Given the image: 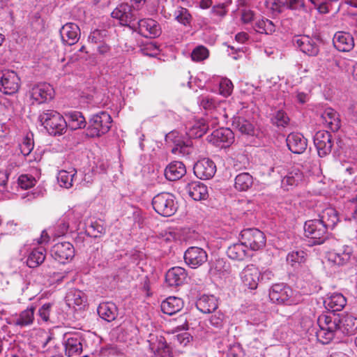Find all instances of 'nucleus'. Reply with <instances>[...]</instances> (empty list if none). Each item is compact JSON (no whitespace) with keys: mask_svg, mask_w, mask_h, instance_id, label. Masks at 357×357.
<instances>
[{"mask_svg":"<svg viewBox=\"0 0 357 357\" xmlns=\"http://www.w3.org/2000/svg\"><path fill=\"white\" fill-rule=\"evenodd\" d=\"M319 329L315 332L317 340L323 344L330 343L340 331L341 318L335 314H321L317 319Z\"/></svg>","mask_w":357,"mask_h":357,"instance_id":"nucleus-1","label":"nucleus"},{"mask_svg":"<svg viewBox=\"0 0 357 357\" xmlns=\"http://www.w3.org/2000/svg\"><path fill=\"white\" fill-rule=\"evenodd\" d=\"M38 120L52 135H61L67 129V121L59 112L53 109L43 111Z\"/></svg>","mask_w":357,"mask_h":357,"instance_id":"nucleus-2","label":"nucleus"},{"mask_svg":"<svg viewBox=\"0 0 357 357\" xmlns=\"http://www.w3.org/2000/svg\"><path fill=\"white\" fill-rule=\"evenodd\" d=\"M153 209L159 215L169 217L174 215L178 208L175 196L169 192H160L152 199Z\"/></svg>","mask_w":357,"mask_h":357,"instance_id":"nucleus-3","label":"nucleus"},{"mask_svg":"<svg viewBox=\"0 0 357 357\" xmlns=\"http://www.w3.org/2000/svg\"><path fill=\"white\" fill-rule=\"evenodd\" d=\"M112 119L106 112H100L92 116L89 119L86 129V135L90 137H98L106 134L111 128Z\"/></svg>","mask_w":357,"mask_h":357,"instance_id":"nucleus-4","label":"nucleus"},{"mask_svg":"<svg viewBox=\"0 0 357 357\" xmlns=\"http://www.w3.org/2000/svg\"><path fill=\"white\" fill-rule=\"evenodd\" d=\"M240 241L251 250L257 251L262 249L266 245V236L257 228H248L241 231Z\"/></svg>","mask_w":357,"mask_h":357,"instance_id":"nucleus-5","label":"nucleus"},{"mask_svg":"<svg viewBox=\"0 0 357 357\" xmlns=\"http://www.w3.org/2000/svg\"><path fill=\"white\" fill-rule=\"evenodd\" d=\"M328 230L317 218L307 220L304 225L305 236L312 239L314 245L322 244L327 239Z\"/></svg>","mask_w":357,"mask_h":357,"instance_id":"nucleus-6","label":"nucleus"},{"mask_svg":"<svg viewBox=\"0 0 357 357\" xmlns=\"http://www.w3.org/2000/svg\"><path fill=\"white\" fill-rule=\"evenodd\" d=\"M112 17L119 20L123 26H127L133 31L137 30L136 14L132 6L128 3H121L112 13Z\"/></svg>","mask_w":357,"mask_h":357,"instance_id":"nucleus-7","label":"nucleus"},{"mask_svg":"<svg viewBox=\"0 0 357 357\" xmlns=\"http://www.w3.org/2000/svg\"><path fill=\"white\" fill-rule=\"evenodd\" d=\"M293 294L292 289L284 283L275 284L269 290L271 301L277 304L290 305L292 303Z\"/></svg>","mask_w":357,"mask_h":357,"instance_id":"nucleus-8","label":"nucleus"},{"mask_svg":"<svg viewBox=\"0 0 357 357\" xmlns=\"http://www.w3.org/2000/svg\"><path fill=\"white\" fill-rule=\"evenodd\" d=\"M20 77L13 70H4L0 72V91L5 94L12 95L20 88Z\"/></svg>","mask_w":357,"mask_h":357,"instance_id":"nucleus-9","label":"nucleus"},{"mask_svg":"<svg viewBox=\"0 0 357 357\" xmlns=\"http://www.w3.org/2000/svg\"><path fill=\"white\" fill-rule=\"evenodd\" d=\"M313 140L319 157H325L331 152L334 140L331 132L326 130L317 131Z\"/></svg>","mask_w":357,"mask_h":357,"instance_id":"nucleus-10","label":"nucleus"},{"mask_svg":"<svg viewBox=\"0 0 357 357\" xmlns=\"http://www.w3.org/2000/svg\"><path fill=\"white\" fill-rule=\"evenodd\" d=\"M165 139L167 142H172L174 147L172 152L174 154L183 155H189L192 151V141L190 139H184L179 136L178 132L172 131L166 135Z\"/></svg>","mask_w":357,"mask_h":357,"instance_id":"nucleus-11","label":"nucleus"},{"mask_svg":"<svg viewBox=\"0 0 357 357\" xmlns=\"http://www.w3.org/2000/svg\"><path fill=\"white\" fill-rule=\"evenodd\" d=\"M50 252L55 260L61 264H65L74 257L75 248L69 242H60L52 247Z\"/></svg>","mask_w":357,"mask_h":357,"instance_id":"nucleus-12","label":"nucleus"},{"mask_svg":"<svg viewBox=\"0 0 357 357\" xmlns=\"http://www.w3.org/2000/svg\"><path fill=\"white\" fill-rule=\"evenodd\" d=\"M206 252L199 247H190L184 253L185 264L192 268H197L207 261Z\"/></svg>","mask_w":357,"mask_h":357,"instance_id":"nucleus-13","label":"nucleus"},{"mask_svg":"<svg viewBox=\"0 0 357 357\" xmlns=\"http://www.w3.org/2000/svg\"><path fill=\"white\" fill-rule=\"evenodd\" d=\"M294 45L304 54L310 56H317L319 53V46L317 41L308 36H298L293 39Z\"/></svg>","mask_w":357,"mask_h":357,"instance_id":"nucleus-14","label":"nucleus"},{"mask_svg":"<svg viewBox=\"0 0 357 357\" xmlns=\"http://www.w3.org/2000/svg\"><path fill=\"white\" fill-rule=\"evenodd\" d=\"M137 30L140 35L146 38H155L161 33V28L155 20L146 18L136 22Z\"/></svg>","mask_w":357,"mask_h":357,"instance_id":"nucleus-15","label":"nucleus"},{"mask_svg":"<svg viewBox=\"0 0 357 357\" xmlns=\"http://www.w3.org/2000/svg\"><path fill=\"white\" fill-rule=\"evenodd\" d=\"M65 354L68 357L78 355L82 351V341L81 333H67L63 337Z\"/></svg>","mask_w":357,"mask_h":357,"instance_id":"nucleus-16","label":"nucleus"},{"mask_svg":"<svg viewBox=\"0 0 357 357\" xmlns=\"http://www.w3.org/2000/svg\"><path fill=\"white\" fill-rule=\"evenodd\" d=\"M208 140L215 146L227 147L234 142V134L229 128H221L214 130L209 136Z\"/></svg>","mask_w":357,"mask_h":357,"instance_id":"nucleus-17","label":"nucleus"},{"mask_svg":"<svg viewBox=\"0 0 357 357\" xmlns=\"http://www.w3.org/2000/svg\"><path fill=\"white\" fill-rule=\"evenodd\" d=\"M193 172L197 178L206 180L214 176L216 172V166L211 160L204 158L195 163Z\"/></svg>","mask_w":357,"mask_h":357,"instance_id":"nucleus-18","label":"nucleus"},{"mask_svg":"<svg viewBox=\"0 0 357 357\" xmlns=\"http://www.w3.org/2000/svg\"><path fill=\"white\" fill-rule=\"evenodd\" d=\"M54 91L47 83H40L34 86L31 91V97L39 104L45 102L53 98Z\"/></svg>","mask_w":357,"mask_h":357,"instance_id":"nucleus-19","label":"nucleus"},{"mask_svg":"<svg viewBox=\"0 0 357 357\" xmlns=\"http://www.w3.org/2000/svg\"><path fill=\"white\" fill-rule=\"evenodd\" d=\"M289 150L294 154H301L307 149V140L300 132H291L286 138Z\"/></svg>","mask_w":357,"mask_h":357,"instance_id":"nucleus-20","label":"nucleus"},{"mask_svg":"<svg viewBox=\"0 0 357 357\" xmlns=\"http://www.w3.org/2000/svg\"><path fill=\"white\" fill-rule=\"evenodd\" d=\"M259 270L252 264L248 265L241 273L243 284L250 289H257L259 282Z\"/></svg>","mask_w":357,"mask_h":357,"instance_id":"nucleus-21","label":"nucleus"},{"mask_svg":"<svg viewBox=\"0 0 357 357\" xmlns=\"http://www.w3.org/2000/svg\"><path fill=\"white\" fill-rule=\"evenodd\" d=\"M60 35L64 43L73 45L79 40L80 29L75 23H66L60 29Z\"/></svg>","mask_w":357,"mask_h":357,"instance_id":"nucleus-22","label":"nucleus"},{"mask_svg":"<svg viewBox=\"0 0 357 357\" xmlns=\"http://www.w3.org/2000/svg\"><path fill=\"white\" fill-rule=\"evenodd\" d=\"M333 45L340 52H349L354 47L353 36L348 32L338 31L333 37Z\"/></svg>","mask_w":357,"mask_h":357,"instance_id":"nucleus-23","label":"nucleus"},{"mask_svg":"<svg viewBox=\"0 0 357 357\" xmlns=\"http://www.w3.org/2000/svg\"><path fill=\"white\" fill-rule=\"evenodd\" d=\"M318 218L328 229H333L339 221L337 211L332 207H326L321 211H317Z\"/></svg>","mask_w":357,"mask_h":357,"instance_id":"nucleus-24","label":"nucleus"},{"mask_svg":"<svg viewBox=\"0 0 357 357\" xmlns=\"http://www.w3.org/2000/svg\"><path fill=\"white\" fill-rule=\"evenodd\" d=\"M186 278L185 270L180 266L170 268L165 275V281L170 287H178L183 284Z\"/></svg>","mask_w":357,"mask_h":357,"instance_id":"nucleus-25","label":"nucleus"},{"mask_svg":"<svg viewBox=\"0 0 357 357\" xmlns=\"http://www.w3.org/2000/svg\"><path fill=\"white\" fill-rule=\"evenodd\" d=\"M232 126L235 130L239 131L242 135L248 136L257 135L258 130L255 128V125L244 117L234 116Z\"/></svg>","mask_w":357,"mask_h":357,"instance_id":"nucleus-26","label":"nucleus"},{"mask_svg":"<svg viewBox=\"0 0 357 357\" xmlns=\"http://www.w3.org/2000/svg\"><path fill=\"white\" fill-rule=\"evenodd\" d=\"M186 190L189 196L195 201L206 200L208 197L207 186L199 181L188 183Z\"/></svg>","mask_w":357,"mask_h":357,"instance_id":"nucleus-27","label":"nucleus"},{"mask_svg":"<svg viewBox=\"0 0 357 357\" xmlns=\"http://www.w3.org/2000/svg\"><path fill=\"white\" fill-rule=\"evenodd\" d=\"M186 174L185 165L180 161H173L165 170V176L169 181H177Z\"/></svg>","mask_w":357,"mask_h":357,"instance_id":"nucleus-28","label":"nucleus"},{"mask_svg":"<svg viewBox=\"0 0 357 357\" xmlns=\"http://www.w3.org/2000/svg\"><path fill=\"white\" fill-rule=\"evenodd\" d=\"M183 301L176 296H169L161 303V310L168 315H173L181 311L183 307Z\"/></svg>","mask_w":357,"mask_h":357,"instance_id":"nucleus-29","label":"nucleus"},{"mask_svg":"<svg viewBox=\"0 0 357 357\" xmlns=\"http://www.w3.org/2000/svg\"><path fill=\"white\" fill-rule=\"evenodd\" d=\"M36 307L33 306L28 307L26 310L22 311L18 315H16L12 321L13 325L20 328L29 326L33 323L34 312Z\"/></svg>","mask_w":357,"mask_h":357,"instance_id":"nucleus-30","label":"nucleus"},{"mask_svg":"<svg viewBox=\"0 0 357 357\" xmlns=\"http://www.w3.org/2000/svg\"><path fill=\"white\" fill-rule=\"evenodd\" d=\"M325 307L332 312L342 310L347 304L346 298L340 293H335L324 301Z\"/></svg>","mask_w":357,"mask_h":357,"instance_id":"nucleus-31","label":"nucleus"},{"mask_svg":"<svg viewBox=\"0 0 357 357\" xmlns=\"http://www.w3.org/2000/svg\"><path fill=\"white\" fill-rule=\"evenodd\" d=\"M196 306L203 313H211L218 308V300L213 295H202L197 299Z\"/></svg>","mask_w":357,"mask_h":357,"instance_id":"nucleus-32","label":"nucleus"},{"mask_svg":"<svg viewBox=\"0 0 357 357\" xmlns=\"http://www.w3.org/2000/svg\"><path fill=\"white\" fill-rule=\"evenodd\" d=\"M322 121L324 123L327 125V127L330 128L333 132L337 131L340 126V119L339 114L332 108L326 109L321 115Z\"/></svg>","mask_w":357,"mask_h":357,"instance_id":"nucleus-33","label":"nucleus"},{"mask_svg":"<svg viewBox=\"0 0 357 357\" xmlns=\"http://www.w3.org/2000/svg\"><path fill=\"white\" fill-rule=\"evenodd\" d=\"M98 313L100 318L110 322L114 321L118 315V308L112 302L100 303L98 307Z\"/></svg>","mask_w":357,"mask_h":357,"instance_id":"nucleus-34","label":"nucleus"},{"mask_svg":"<svg viewBox=\"0 0 357 357\" xmlns=\"http://www.w3.org/2000/svg\"><path fill=\"white\" fill-rule=\"evenodd\" d=\"M351 249L349 246L344 247L343 250H334L329 254V260L338 266L347 264L351 257Z\"/></svg>","mask_w":357,"mask_h":357,"instance_id":"nucleus-35","label":"nucleus"},{"mask_svg":"<svg viewBox=\"0 0 357 357\" xmlns=\"http://www.w3.org/2000/svg\"><path fill=\"white\" fill-rule=\"evenodd\" d=\"M240 242L234 243L227 248V254L230 259L243 261L248 256L247 246L243 244V242Z\"/></svg>","mask_w":357,"mask_h":357,"instance_id":"nucleus-36","label":"nucleus"},{"mask_svg":"<svg viewBox=\"0 0 357 357\" xmlns=\"http://www.w3.org/2000/svg\"><path fill=\"white\" fill-rule=\"evenodd\" d=\"M46 251L43 247L33 249L28 255L26 264L29 268H36L45 259Z\"/></svg>","mask_w":357,"mask_h":357,"instance_id":"nucleus-37","label":"nucleus"},{"mask_svg":"<svg viewBox=\"0 0 357 357\" xmlns=\"http://www.w3.org/2000/svg\"><path fill=\"white\" fill-rule=\"evenodd\" d=\"M68 119L67 127L71 130L81 129L86 126V122L85 118L80 112H69L66 114Z\"/></svg>","mask_w":357,"mask_h":357,"instance_id":"nucleus-38","label":"nucleus"},{"mask_svg":"<svg viewBox=\"0 0 357 357\" xmlns=\"http://www.w3.org/2000/svg\"><path fill=\"white\" fill-rule=\"evenodd\" d=\"M303 174L298 169H293L289 172L282 179V186L292 187L298 185L302 181Z\"/></svg>","mask_w":357,"mask_h":357,"instance_id":"nucleus-39","label":"nucleus"},{"mask_svg":"<svg viewBox=\"0 0 357 357\" xmlns=\"http://www.w3.org/2000/svg\"><path fill=\"white\" fill-rule=\"evenodd\" d=\"M357 330V319L352 315L347 314L341 318L340 331L342 333L350 335Z\"/></svg>","mask_w":357,"mask_h":357,"instance_id":"nucleus-40","label":"nucleus"},{"mask_svg":"<svg viewBox=\"0 0 357 357\" xmlns=\"http://www.w3.org/2000/svg\"><path fill=\"white\" fill-rule=\"evenodd\" d=\"M252 184L253 178L248 172L241 173L235 178L234 187L238 191H246L252 187Z\"/></svg>","mask_w":357,"mask_h":357,"instance_id":"nucleus-41","label":"nucleus"},{"mask_svg":"<svg viewBox=\"0 0 357 357\" xmlns=\"http://www.w3.org/2000/svg\"><path fill=\"white\" fill-rule=\"evenodd\" d=\"M208 126L204 122H195L188 128L186 135L189 138L202 137L208 130Z\"/></svg>","mask_w":357,"mask_h":357,"instance_id":"nucleus-42","label":"nucleus"},{"mask_svg":"<svg viewBox=\"0 0 357 357\" xmlns=\"http://www.w3.org/2000/svg\"><path fill=\"white\" fill-rule=\"evenodd\" d=\"M67 304L71 305H82L86 301L84 294L77 289H71L66 296Z\"/></svg>","mask_w":357,"mask_h":357,"instance_id":"nucleus-43","label":"nucleus"},{"mask_svg":"<svg viewBox=\"0 0 357 357\" xmlns=\"http://www.w3.org/2000/svg\"><path fill=\"white\" fill-rule=\"evenodd\" d=\"M77 171L74 169L70 172L61 170L59 172L57 180L61 187L70 188L73 186V182L76 176Z\"/></svg>","mask_w":357,"mask_h":357,"instance_id":"nucleus-44","label":"nucleus"},{"mask_svg":"<svg viewBox=\"0 0 357 357\" xmlns=\"http://www.w3.org/2000/svg\"><path fill=\"white\" fill-rule=\"evenodd\" d=\"M175 20L185 26H191L192 17L189 10L183 7L179 6L174 13Z\"/></svg>","mask_w":357,"mask_h":357,"instance_id":"nucleus-45","label":"nucleus"},{"mask_svg":"<svg viewBox=\"0 0 357 357\" xmlns=\"http://www.w3.org/2000/svg\"><path fill=\"white\" fill-rule=\"evenodd\" d=\"M148 342L149 344V349L154 354H156L157 351L161 350L162 347H165L167 344L165 338L163 336L155 334L149 335Z\"/></svg>","mask_w":357,"mask_h":357,"instance_id":"nucleus-46","label":"nucleus"},{"mask_svg":"<svg viewBox=\"0 0 357 357\" xmlns=\"http://www.w3.org/2000/svg\"><path fill=\"white\" fill-rule=\"evenodd\" d=\"M209 323L213 327L214 333L220 331L225 326V317L223 313L217 312L209 318Z\"/></svg>","mask_w":357,"mask_h":357,"instance_id":"nucleus-47","label":"nucleus"},{"mask_svg":"<svg viewBox=\"0 0 357 357\" xmlns=\"http://www.w3.org/2000/svg\"><path fill=\"white\" fill-rule=\"evenodd\" d=\"M199 105L205 110H213L219 105V102L210 96H200L197 101Z\"/></svg>","mask_w":357,"mask_h":357,"instance_id":"nucleus-48","label":"nucleus"},{"mask_svg":"<svg viewBox=\"0 0 357 357\" xmlns=\"http://www.w3.org/2000/svg\"><path fill=\"white\" fill-rule=\"evenodd\" d=\"M271 122L278 127H286L289 123V118L283 110H278L273 114Z\"/></svg>","mask_w":357,"mask_h":357,"instance_id":"nucleus-49","label":"nucleus"},{"mask_svg":"<svg viewBox=\"0 0 357 357\" xmlns=\"http://www.w3.org/2000/svg\"><path fill=\"white\" fill-rule=\"evenodd\" d=\"M73 214V212H68L67 215L60 218L57 223V235H64L69 228V219L70 217Z\"/></svg>","mask_w":357,"mask_h":357,"instance_id":"nucleus-50","label":"nucleus"},{"mask_svg":"<svg viewBox=\"0 0 357 357\" xmlns=\"http://www.w3.org/2000/svg\"><path fill=\"white\" fill-rule=\"evenodd\" d=\"M306 253L303 250L293 251L288 254L287 261L291 266L295 264H301L305 261Z\"/></svg>","mask_w":357,"mask_h":357,"instance_id":"nucleus-51","label":"nucleus"},{"mask_svg":"<svg viewBox=\"0 0 357 357\" xmlns=\"http://www.w3.org/2000/svg\"><path fill=\"white\" fill-rule=\"evenodd\" d=\"M208 56V51L204 46L197 47L191 53V58L194 61H202Z\"/></svg>","mask_w":357,"mask_h":357,"instance_id":"nucleus-52","label":"nucleus"},{"mask_svg":"<svg viewBox=\"0 0 357 357\" xmlns=\"http://www.w3.org/2000/svg\"><path fill=\"white\" fill-rule=\"evenodd\" d=\"M17 182L21 188L26 190L34 186L36 181L31 175L22 174L19 176Z\"/></svg>","mask_w":357,"mask_h":357,"instance_id":"nucleus-53","label":"nucleus"},{"mask_svg":"<svg viewBox=\"0 0 357 357\" xmlns=\"http://www.w3.org/2000/svg\"><path fill=\"white\" fill-rule=\"evenodd\" d=\"M279 5L291 10L305 8V2L303 0H284L280 1Z\"/></svg>","mask_w":357,"mask_h":357,"instance_id":"nucleus-54","label":"nucleus"},{"mask_svg":"<svg viewBox=\"0 0 357 357\" xmlns=\"http://www.w3.org/2000/svg\"><path fill=\"white\" fill-rule=\"evenodd\" d=\"M107 36L108 31L107 30L96 29L90 33L89 40L94 43H101Z\"/></svg>","mask_w":357,"mask_h":357,"instance_id":"nucleus-55","label":"nucleus"},{"mask_svg":"<svg viewBox=\"0 0 357 357\" xmlns=\"http://www.w3.org/2000/svg\"><path fill=\"white\" fill-rule=\"evenodd\" d=\"M233 90V84L229 79H225L221 81L220 84V94L225 97L229 96Z\"/></svg>","mask_w":357,"mask_h":357,"instance_id":"nucleus-56","label":"nucleus"},{"mask_svg":"<svg viewBox=\"0 0 357 357\" xmlns=\"http://www.w3.org/2000/svg\"><path fill=\"white\" fill-rule=\"evenodd\" d=\"M174 341L185 347L192 340V336L188 332L179 333L174 337Z\"/></svg>","mask_w":357,"mask_h":357,"instance_id":"nucleus-57","label":"nucleus"},{"mask_svg":"<svg viewBox=\"0 0 357 357\" xmlns=\"http://www.w3.org/2000/svg\"><path fill=\"white\" fill-rule=\"evenodd\" d=\"M22 153L26 155L30 153L33 148V142L28 137L24 139L22 144H20Z\"/></svg>","mask_w":357,"mask_h":357,"instance_id":"nucleus-58","label":"nucleus"},{"mask_svg":"<svg viewBox=\"0 0 357 357\" xmlns=\"http://www.w3.org/2000/svg\"><path fill=\"white\" fill-rule=\"evenodd\" d=\"M52 305L50 303H45L39 309L38 314L43 320L47 321L50 319V314Z\"/></svg>","mask_w":357,"mask_h":357,"instance_id":"nucleus-59","label":"nucleus"},{"mask_svg":"<svg viewBox=\"0 0 357 357\" xmlns=\"http://www.w3.org/2000/svg\"><path fill=\"white\" fill-rule=\"evenodd\" d=\"M142 51L145 55L154 56L158 54L159 49L155 43H151L147 44L145 47L142 49Z\"/></svg>","mask_w":357,"mask_h":357,"instance_id":"nucleus-60","label":"nucleus"},{"mask_svg":"<svg viewBox=\"0 0 357 357\" xmlns=\"http://www.w3.org/2000/svg\"><path fill=\"white\" fill-rule=\"evenodd\" d=\"M211 13L220 17H224L227 14L226 6L225 3H219L213 6Z\"/></svg>","mask_w":357,"mask_h":357,"instance_id":"nucleus-61","label":"nucleus"},{"mask_svg":"<svg viewBox=\"0 0 357 357\" xmlns=\"http://www.w3.org/2000/svg\"><path fill=\"white\" fill-rule=\"evenodd\" d=\"M274 278L273 273L268 269L260 272L259 282L266 283Z\"/></svg>","mask_w":357,"mask_h":357,"instance_id":"nucleus-62","label":"nucleus"},{"mask_svg":"<svg viewBox=\"0 0 357 357\" xmlns=\"http://www.w3.org/2000/svg\"><path fill=\"white\" fill-rule=\"evenodd\" d=\"M330 6L331 5L328 2H326L325 0H322L316 8L320 14H327L330 12Z\"/></svg>","mask_w":357,"mask_h":357,"instance_id":"nucleus-63","label":"nucleus"},{"mask_svg":"<svg viewBox=\"0 0 357 357\" xmlns=\"http://www.w3.org/2000/svg\"><path fill=\"white\" fill-rule=\"evenodd\" d=\"M154 355L158 357H172L171 349L167 344H166L165 347H162L161 350L157 351L156 354Z\"/></svg>","mask_w":357,"mask_h":357,"instance_id":"nucleus-64","label":"nucleus"}]
</instances>
